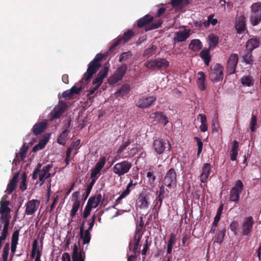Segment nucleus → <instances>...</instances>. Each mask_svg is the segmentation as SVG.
<instances>
[{"label":"nucleus","instance_id":"nucleus-1","mask_svg":"<svg viewBox=\"0 0 261 261\" xmlns=\"http://www.w3.org/2000/svg\"><path fill=\"white\" fill-rule=\"evenodd\" d=\"M104 55L102 54H98L94 59L91 61L89 65L87 71L84 73L82 82L90 81L93 75L96 73L101 67L100 61L103 58Z\"/></svg>","mask_w":261,"mask_h":261},{"label":"nucleus","instance_id":"nucleus-2","mask_svg":"<svg viewBox=\"0 0 261 261\" xmlns=\"http://www.w3.org/2000/svg\"><path fill=\"white\" fill-rule=\"evenodd\" d=\"M7 198V195H4L0 201V222L4 223V225L9 226L11 210L9 207L11 203Z\"/></svg>","mask_w":261,"mask_h":261},{"label":"nucleus","instance_id":"nucleus-3","mask_svg":"<svg viewBox=\"0 0 261 261\" xmlns=\"http://www.w3.org/2000/svg\"><path fill=\"white\" fill-rule=\"evenodd\" d=\"M209 72L210 79L213 82H219L223 79V67L220 64L212 65Z\"/></svg>","mask_w":261,"mask_h":261},{"label":"nucleus","instance_id":"nucleus-4","mask_svg":"<svg viewBox=\"0 0 261 261\" xmlns=\"http://www.w3.org/2000/svg\"><path fill=\"white\" fill-rule=\"evenodd\" d=\"M127 70V65L125 63L122 64L117 68L113 74L109 78V84H115L121 81L126 73Z\"/></svg>","mask_w":261,"mask_h":261},{"label":"nucleus","instance_id":"nucleus-5","mask_svg":"<svg viewBox=\"0 0 261 261\" xmlns=\"http://www.w3.org/2000/svg\"><path fill=\"white\" fill-rule=\"evenodd\" d=\"M243 184L241 180H238L234 186V187L231 189L229 200L230 201H233L236 203H238L240 196L243 190Z\"/></svg>","mask_w":261,"mask_h":261},{"label":"nucleus","instance_id":"nucleus-6","mask_svg":"<svg viewBox=\"0 0 261 261\" xmlns=\"http://www.w3.org/2000/svg\"><path fill=\"white\" fill-rule=\"evenodd\" d=\"M131 167L130 163L127 161H123L116 164L113 168V171L115 174L121 176L128 172Z\"/></svg>","mask_w":261,"mask_h":261},{"label":"nucleus","instance_id":"nucleus-7","mask_svg":"<svg viewBox=\"0 0 261 261\" xmlns=\"http://www.w3.org/2000/svg\"><path fill=\"white\" fill-rule=\"evenodd\" d=\"M153 147L158 154L163 153L166 148H168V151H170L171 148V144L168 141L160 138L154 140Z\"/></svg>","mask_w":261,"mask_h":261},{"label":"nucleus","instance_id":"nucleus-8","mask_svg":"<svg viewBox=\"0 0 261 261\" xmlns=\"http://www.w3.org/2000/svg\"><path fill=\"white\" fill-rule=\"evenodd\" d=\"M145 65L148 68L161 69L168 67L169 66V62L165 58H158L150 61H147Z\"/></svg>","mask_w":261,"mask_h":261},{"label":"nucleus","instance_id":"nucleus-9","mask_svg":"<svg viewBox=\"0 0 261 261\" xmlns=\"http://www.w3.org/2000/svg\"><path fill=\"white\" fill-rule=\"evenodd\" d=\"M106 160L105 157L100 158L98 162L96 164L94 168L91 170L90 179L91 181L96 182V181L100 175V172L106 164Z\"/></svg>","mask_w":261,"mask_h":261},{"label":"nucleus","instance_id":"nucleus-10","mask_svg":"<svg viewBox=\"0 0 261 261\" xmlns=\"http://www.w3.org/2000/svg\"><path fill=\"white\" fill-rule=\"evenodd\" d=\"M177 174L174 168L170 169L166 174L163 180V184L171 188L172 185H176L177 182Z\"/></svg>","mask_w":261,"mask_h":261},{"label":"nucleus","instance_id":"nucleus-11","mask_svg":"<svg viewBox=\"0 0 261 261\" xmlns=\"http://www.w3.org/2000/svg\"><path fill=\"white\" fill-rule=\"evenodd\" d=\"M134 35V33L130 30H127L123 33L122 36L120 37L115 40L109 48V51H112L121 42L126 43Z\"/></svg>","mask_w":261,"mask_h":261},{"label":"nucleus","instance_id":"nucleus-12","mask_svg":"<svg viewBox=\"0 0 261 261\" xmlns=\"http://www.w3.org/2000/svg\"><path fill=\"white\" fill-rule=\"evenodd\" d=\"M156 100L155 96H142L138 99L136 106L140 109H146L150 107Z\"/></svg>","mask_w":261,"mask_h":261},{"label":"nucleus","instance_id":"nucleus-13","mask_svg":"<svg viewBox=\"0 0 261 261\" xmlns=\"http://www.w3.org/2000/svg\"><path fill=\"white\" fill-rule=\"evenodd\" d=\"M239 57L237 54H232L227 60V69L230 74L236 72V67L238 63Z\"/></svg>","mask_w":261,"mask_h":261},{"label":"nucleus","instance_id":"nucleus-14","mask_svg":"<svg viewBox=\"0 0 261 261\" xmlns=\"http://www.w3.org/2000/svg\"><path fill=\"white\" fill-rule=\"evenodd\" d=\"M40 201L37 199H32L29 200L25 204V213L27 215H32L34 214L37 210Z\"/></svg>","mask_w":261,"mask_h":261},{"label":"nucleus","instance_id":"nucleus-15","mask_svg":"<svg viewBox=\"0 0 261 261\" xmlns=\"http://www.w3.org/2000/svg\"><path fill=\"white\" fill-rule=\"evenodd\" d=\"M66 103L63 101H60L58 107H55L50 113L52 119L60 118L65 111Z\"/></svg>","mask_w":261,"mask_h":261},{"label":"nucleus","instance_id":"nucleus-16","mask_svg":"<svg viewBox=\"0 0 261 261\" xmlns=\"http://www.w3.org/2000/svg\"><path fill=\"white\" fill-rule=\"evenodd\" d=\"M108 71L109 67L107 66H105L101 69L97 74L96 77L93 80V86H97V88H99L103 82V80L107 76Z\"/></svg>","mask_w":261,"mask_h":261},{"label":"nucleus","instance_id":"nucleus-17","mask_svg":"<svg viewBox=\"0 0 261 261\" xmlns=\"http://www.w3.org/2000/svg\"><path fill=\"white\" fill-rule=\"evenodd\" d=\"M253 224L254 222L252 217L250 216L245 218L242 224V233L243 235L247 236L250 233L252 230Z\"/></svg>","mask_w":261,"mask_h":261},{"label":"nucleus","instance_id":"nucleus-18","mask_svg":"<svg viewBox=\"0 0 261 261\" xmlns=\"http://www.w3.org/2000/svg\"><path fill=\"white\" fill-rule=\"evenodd\" d=\"M70 126V121H68L64 125V129L62 132L57 139V142L62 145L64 146L68 140V135L69 133V128Z\"/></svg>","mask_w":261,"mask_h":261},{"label":"nucleus","instance_id":"nucleus-19","mask_svg":"<svg viewBox=\"0 0 261 261\" xmlns=\"http://www.w3.org/2000/svg\"><path fill=\"white\" fill-rule=\"evenodd\" d=\"M260 44V39L256 37H254L248 39L245 44L246 50H253L259 47Z\"/></svg>","mask_w":261,"mask_h":261},{"label":"nucleus","instance_id":"nucleus-20","mask_svg":"<svg viewBox=\"0 0 261 261\" xmlns=\"http://www.w3.org/2000/svg\"><path fill=\"white\" fill-rule=\"evenodd\" d=\"M150 117L154 119L156 123H161L165 126L169 122L168 118L164 114L163 112H157L152 114Z\"/></svg>","mask_w":261,"mask_h":261},{"label":"nucleus","instance_id":"nucleus-21","mask_svg":"<svg viewBox=\"0 0 261 261\" xmlns=\"http://www.w3.org/2000/svg\"><path fill=\"white\" fill-rule=\"evenodd\" d=\"M235 28L238 34H242L246 29L245 18L244 15L237 17L235 24Z\"/></svg>","mask_w":261,"mask_h":261},{"label":"nucleus","instance_id":"nucleus-22","mask_svg":"<svg viewBox=\"0 0 261 261\" xmlns=\"http://www.w3.org/2000/svg\"><path fill=\"white\" fill-rule=\"evenodd\" d=\"M175 36L173 38L174 43L185 41L190 36L189 31L185 30L184 31L175 32Z\"/></svg>","mask_w":261,"mask_h":261},{"label":"nucleus","instance_id":"nucleus-23","mask_svg":"<svg viewBox=\"0 0 261 261\" xmlns=\"http://www.w3.org/2000/svg\"><path fill=\"white\" fill-rule=\"evenodd\" d=\"M211 171V165L209 163H204L202 168V172L200 176V179L201 182H206L210 176Z\"/></svg>","mask_w":261,"mask_h":261},{"label":"nucleus","instance_id":"nucleus-24","mask_svg":"<svg viewBox=\"0 0 261 261\" xmlns=\"http://www.w3.org/2000/svg\"><path fill=\"white\" fill-rule=\"evenodd\" d=\"M153 20V17L149 14H147L140 18L137 21V27L139 28H142L144 27H148V25Z\"/></svg>","mask_w":261,"mask_h":261},{"label":"nucleus","instance_id":"nucleus-25","mask_svg":"<svg viewBox=\"0 0 261 261\" xmlns=\"http://www.w3.org/2000/svg\"><path fill=\"white\" fill-rule=\"evenodd\" d=\"M18 177L19 173H17L13 176L12 178L10 180L9 184L7 185L6 190L8 194H11L15 190L17 186Z\"/></svg>","mask_w":261,"mask_h":261},{"label":"nucleus","instance_id":"nucleus-26","mask_svg":"<svg viewBox=\"0 0 261 261\" xmlns=\"http://www.w3.org/2000/svg\"><path fill=\"white\" fill-rule=\"evenodd\" d=\"M47 123L41 121L35 124L32 127V132L34 135L37 136L44 132L46 127Z\"/></svg>","mask_w":261,"mask_h":261},{"label":"nucleus","instance_id":"nucleus-27","mask_svg":"<svg viewBox=\"0 0 261 261\" xmlns=\"http://www.w3.org/2000/svg\"><path fill=\"white\" fill-rule=\"evenodd\" d=\"M197 84L199 88L201 91H204L206 88L205 83V76L203 72L199 71L197 73Z\"/></svg>","mask_w":261,"mask_h":261},{"label":"nucleus","instance_id":"nucleus-28","mask_svg":"<svg viewBox=\"0 0 261 261\" xmlns=\"http://www.w3.org/2000/svg\"><path fill=\"white\" fill-rule=\"evenodd\" d=\"M137 205L141 209H146L149 206L148 198L145 195L141 194L137 200Z\"/></svg>","mask_w":261,"mask_h":261},{"label":"nucleus","instance_id":"nucleus-29","mask_svg":"<svg viewBox=\"0 0 261 261\" xmlns=\"http://www.w3.org/2000/svg\"><path fill=\"white\" fill-rule=\"evenodd\" d=\"M101 199V195L97 194L95 196L90 197L87 204L92 208H95L98 206Z\"/></svg>","mask_w":261,"mask_h":261},{"label":"nucleus","instance_id":"nucleus-30","mask_svg":"<svg viewBox=\"0 0 261 261\" xmlns=\"http://www.w3.org/2000/svg\"><path fill=\"white\" fill-rule=\"evenodd\" d=\"M72 261H85L82 251H79L77 246L74 244L72 254Z\"/></svg>","mask_w":261,"mask_h":261},{"label":"nucleus","instance_id":"nucleus-31","mask_svg":"<svg viewBox=\"0 0 261 261\" xmlns=\"http://www.w3.org/2000/svg\"><path fill=\"white\" fill-rule=\"evenodd\" d=\"M202 47V42L199 39L192 40L189 44V48L195 52L199 51Z\"/></svg>","mask_w":261,"mask_h":261},{"label":"nucleus","instance_id":"nucleus-32","mask_svg":"<svg viewBox=\"0 0 261 261\" xmlns=\"http://www.w3.org/2000/svg\"><path fill=\"white\" fill-rule=\"evenodd\" d=\"M239 143L237 140L232 142V146L230 149V160L234 161L237 160L239 151Z\"/></svg>","mask_w":261,"mask_h":261},{"label":"nucleus","instance_id":"nucleus-33","mask_svg":"<svg viewBox=\"0 0 261 261\" xmlns=\"http://www.w3.org/2000/svg\"><path fill=\"white\" fill-rule=\"evenodd\" d=\"M210 48L203 49L199 54L200 57L203 60L204 64L208 66L211 60V57L210 54Z\"/></svg>","mask_w":261,"mask_h":261},{"label":"nucleus","instance_id":"nucleus-34","mask_svg":"<svg viewBox=\"0 0 261 261\" xmlns=\"http://www.w3.org/2000/svg\"><path fill=\"white\" fill-rule=\"evenodd\" d=\"M130 88L128 84H123L120 88L115 93L116 97H123L126 95L130 91Z\"/></svg>","mask_w":261,"mask_h":261},{"label":"nucleus","instance_id":"nucleus-35","mask_svg":"<svg viewBox=\"0 0 261 261\" xmlns=\"http://www.w3.org/2000/svg\"><path fill=\"white\" fill-rule=\"evenodd\" d=\"M208 39L209 40V48H215L219 43V37L216 35L212 33L208 36Z\"/></svg>","mask_w":261,"mask_h":261},{"label":"nucleus","instance_id":"nucleus-36","mask_svg":"<svg viewBox=\"0 0 261 261\" xmlns=\"http://www.w3.org/2000/svg\"><path fill=\"white\" fill-rule=\"evenodd\" d=\"M226 229L225 227L220 228L217 231L216 235L215 237V242L219 244H221L224 240L225 235Z\"/></svg>","mask_w":261,"mask_h":261},{"label":"nucleus","instance_id":"nucleus-37","mask_svg":"<svg viewBox=\"0 0 261 261\" xmlns=\"http://www.w3.org/2000/svg\"><path fill=\"white\" fill-rule=\"evenodd\" d=\"M243 61L246 64L252 66L253 64V56L252 51L246 50V53L242 57Z\"/></svg>","mask_w":261,"mask_h":261},{"label":"nucleus","instance_id":"nucleus-38","mask_svg":"<svg viewBox=\"0 0 261 261\" xmlns=\"http://www.w3.org/2000/svg\"><path fill=\"white\" fill-rule=\"evenodd\" d=\"M198 119H200L201 125L200 126V130L205 132L207 130V119L205 115L199 114L197 117Z\"/></svg>","mask_w":261,"mask_h":261},{"label":"nucleus","instance_id":"nucleus-39","mask_svg":"<svg viewBox=\"0 0 261 261\" xmlns=\"http://www.w3.org/2000/svg\"><path fill=\"white\" fill-rule=\"evenodd\" d=\"M241 82L243 86L250 87L254 84V79L250 75H244L242 77Z\"/></svg>","mask_w":261,"mask_h":261},{"label":"nucleus","instance_id":"nucleus-40","mask_svg":"<svg viewBox=\"0 0 261 261\" xmlns=\"http://www.w3.org/2000/svg\"><path fill=\"white\" fill-rule=\"evenodd\" d=\"M48 140V139L47 137H44L43 139L40 140L39 143L33 147L32 151L33 152H37L39 150L42 149L45 147Z\"/></svg>","mask_w":261,"mask_h":261},{"label":"nucleus","instance_id":"nucleus-41","mask_svg":"<svg viewBox=\"0 0 261 261\" xmlns=\"http://www.w3.org/2000/svg\"><path fill=\"white\" fill-rule=\"evenodd\" d=\"M163 21L162 19H159L155 20L153 23H152L149 26L145 28V31H148L152 30H154L156 29L159 28L161 25L162 24Z\"/></svg>","mask_w":261,"mask_h":261},{"label":"nucleus","instance_id":"nucleus-42","mask_svg":"<svg viewBox=\"0 0 261 261\" xmlns=\"http://www.w3.org/2000/svg\"><path fill=\"white\" fill-rule=\"evenodd\" d=\"M251 14L261 15V2L252 4L250 7Z\"/></svg>","mask_w":261,"mask_h":261},{"label":"nucleus","instance_id":"nucleus-43","mask_svg":"<svg viewBox=\"0 0 261 261\" xmlns=\"http://www.w3.org/2000/svg\"><path fill=\"white\" fill-rule=\"evenodd\" d=\"M250 21L253 26L258 25L261 21V15L251 14L250 16Z\"/></svg>","mask_w":261,"mask_h":261},{"label":"nucleus","instance_id":"nucleus-44","mask_svg":"<svg viewBox=\"0 0 261 261\" xmlns=\"http://www.w3.org/2000/svg\"><path fill=\"white\" fill-rule=\"evenodd\" d=\"M29 149V146L23 144L22 148L20 149V152L16 154V155L20 157L21 161H24L27 156V153Z\"/></svg>","mask_w":261,"mask_h":261},{"label":"nucleus","instance_id":"nucleus-45","mask_svg":"<svg viewBox=\"0 0 261 261\" xmlns=\"http://www.w3.org/2000/svg\"><path fill=\"white\" fill-rule=\"evenodd\" d=\"M82 80L80 81V83L79 84L80 85V86L77 87L76 86H73L70 90L71 91V93L73 95L75 94H79L83 89V84H84V83H85V84H87L89 81H85V80L83 81V82L81 81Z\"/></svg>","mask_w":261,"mask_h":261},{"label":"nucleus","instance_id":"nucleus-46","mask_svg":"<svg viewBox=\"0 0 261 261\" xmlns=\"http://www.w3.org/2000/svg\"><path fill=\"white\" fill-rule=\"evenodd\" d=\"M80 238L83 240V244H88L91 240V234L89 230H86L82 233H80Z\"/></svg>","mask_w":261,"mask_h":261},{"label":"nucleus","instance_id":"nucleus-47","mask_svg":"<svg viewBox=\"0 0 261 261\" xmlns=\"http://www.w3.org/2000/svg\"><path fill=\"white\" fill-rule=\"evenodd\" d=\"M156 49V46L153 45H152L150 47H149L145 50L143 56L145 58H148L153 55H154L155 53Z\"/></svg>","mask_w":261,"mask_h":261},{"label":"nucleus","instance_id":"nucleus-48","mask_svg":"<svg viewBox=\"0 0 261 261\" xmlns=\"http://www.w3.org/2000/svg\"><path fill=\"white\" fill-rule=\"evenodd\" d=\"M141 238V236H140V234H138V238H137V234H136L134 237L135 243L134 246L133 248V250L134 255H136V254L137 253H139V251H138V249H139V244H140Z\"/></svg>","mask_w":261,"mask_h":261},{"label":"nucleus","instance_id":"nucleus-49","mask_svg":"<svg viewBox=\"0 0 261 261\" xmlns=\"http://www.w3.org/2000/svg\"><path fill=\"white\" fill-rule=\"evenodd\" d=\"M133 56V54L131 51L129 50L126 52H123L119 56V62H122L126 61L129 58H131Z\"/></svg>","mask_w":261,"mask_h":261},{"label":"nucleus","instance_id":"nucleus-50","mask_svg":"<svg viewBox=\"0 0 261 261\" xmlns=\"http://www.w3.org/2000/svg\"><path fill=\"white\" fill-rule=\"evenodd\" d=\"M80 205V201H76L74 202H73L72 209L70 212V217L71 218H73L76 215V214L79 208Z\"/></svg>","mask_w":261,"mask_h":261},{"label":"nucleus","instance_id":"nucleus-51","mask_svg":"<svg viewBox=\"0 0 261 261\" xmlns=\"http://www.w3.org/2000/svg\"><path fill=\"white\" fill-rule=\"evenodd\" d=\"M9 243H7L5 244L3 250V254H2V259L3 261H7L8 260V256L9 252Z\"/></svg>","mask_w":261,"mask_h":261},{"label":"nucleus","instance_id":"nucleus-52","mask_svg":"<svg viewBox=\"0 0 261 261\" xmlns=\"http://www.w3.org/2000/svg\"><path fill=\"white\" fill-rule=\"evenodd\" d=\"M41 252L39 251L38 248V241L37 240H35L33 243L32 252L31 254V257L34 258L35 256L37 255V253Z\"/></svg>","mask_w":261,"mask_h":261},{"label":"nucleus","instance_id":"nucleus-53","mask_svg":"<svg viewBox=\"0 0 261 261\" xmlns=\"http://www.w3.org/2000/svg\"><path fill=\"white\" fill-rule=\"evenodd\" d=\"M257 124V118L253 113L252 114L251 121L250 123V129L252 132H254L256 129V125Z\"/></svg>","mask_w":261,"mask_h":261},{"label":"nucleus","instance_id":"nucleus-54","mask_svg":"<svg viewBox=\"0 0 261 261\" xmlns=\"http://www.w3.org/2000/svg\"><path fill=\"white\" fill-rule=\"evenodd\" d=\"M42 167V165L41 163H38L36 168L33 171V174H32V178L33 179H36L38 177V174L39 172L41 171V168Z\"/></svg>","mask_w":261,"mask_h":261},{"label":"nucleus","instance_id":"nucleus-55","mask_svg":"<svg viewBox=\"0 0 261 261\" xmlns=\"http://www.w3.org/2000/svg\"><path fill=\"white\" fill-rule=\"evenodd\" d=\"M53 167L52 164H48L47 165L44 166L42 169L41 168L40 174L45 175L47 172H49L51 168Z\"/></svg>","mask_w":261,"mask_h":261},{"label":"nucleus","instance_id":"nucleus-56","mask_svg":"<svg viewBox=\"0 0 261 261\" xmlns=\"http://www.w3.org/2000/svg\"><path fill=\"white\" fill-rule=\"evenodd\" d=\"M98 89V88H97V86H93L92 87H90V89L88 90L87 95L89 97V99L90 100L94 97V96H91V95L93 94Z\"/></svg>","mask_w":261,"mask_h":261},{"label":"nucleus","instance_id":"nucleus-57","mask_svg":"<svg viewBox=\"0 0 261 261\" xmlns=\"http://www.w3.org/2000/svg\"><path fill=\"white\" fill-rule=\"evenodd\" d=\"M194 139L196 141L198 146V151H197V155H199L200 153L201 152L202 148H203V143L201 141V139L197 137H195Z\"/></svg>","mask_w":261,"mask_h":261},{"label":"nucleus","instance_id":"nucleus-58","mask_svg":"<svg viewBox=\"0 0 261 261\" xmlns=\"http://www.w3.org/2000/svg\"><path fill=\"white\" fill-rule=\"evenodd\" d=\"M19 230L16 229L15 230L12 236L11 243H18V237H19Z\"/></svg>","mask_w":261,"mask_h":261},{"label":"nucleus","instance_id":"nucleus-59","mask_svg":"<svg viewBox=\"0 0 261 261\" xmlns=\"http://www.w3.org/2000/svg\"><path fill=\"white\" fill-rule=\"evenodd\" d=\"M238 222L236 221H232L229 225L230 230L233 231L235 235H237V229L238 227Z\"/></svg>","mask_w":261,"mask_h":261},{"label":"nucleus","instance_id":"nucleus-60","mask_svg":"<svg viewBox=\"0 0 261 261\" xmlns=\"http://www.w3.org/2000/svg\"><path fill=\"white\" fill-rule=\"evenodd\" d=\"M130 141L128 140L124 142L119 147L117 151L118 154H120L130 144Z\"/></svg>","mask_w":261,"mask_h":261},{"label":"nucleus","instance_id":"nucleus-61","mask_svg":"<svg viewBox=\"0 0 261 261\" xmlns=\"http://www.w3.org/2000/svg\"><path fill=\"white\" fill-rule=\"evenodd\" d=\"M92 208V207H91L89 205L87 204L83 214V217L84 219H86L89 216Z\"/></svg>","mask_w":261,"mask_h":261},{"label":"nucleus","instance_id":"nucleus-62","mask_svg":"<svg viewBox=\"0 0 261 261\" xmlns=\"http://www.w3.org/2000/svg\"><path fill=\"white\" fill-rule=\"evenodd\" d=\"M19 188L22 191L25 190L27 189V185H26V177L25 173L23 175V179L22 180L19 186Z\"/></svg>","mask_w":261,"mask_h":261},{"label":"nucleus","instance_id":"nucleus-63","mask_svg":"<svg viewBox=\"0 0 261 261\" xmlns=\"http://www.w3.org/2000/svg\"><path fill=\"white\" fill-rule=\"evenodd\" d=\"M176 243V237L175 235L173 233H171L170 236L169 240L168 242V244L173 245Z\"/></svg>","mask_w":261,"mask_h":261},{"label":"nucleus","instance_id":"nucleus-64","mask_svg":"<svg viewBox=\"0 0 261 261\" xmlns=\"http://www.w3.org/2000/svg\"><path fill=\"white\" fill-rule=\"evenodd\" d=\"M62 261H71V257L70 254L68 252H65L62 256Z\"/></svg>","mask_w":261,"mask_h":261}]
</instances>
